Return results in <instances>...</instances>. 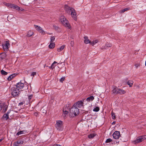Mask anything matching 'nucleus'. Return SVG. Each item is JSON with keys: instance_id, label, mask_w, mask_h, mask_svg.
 I'll use <instances>...</instances> for the list:
<instances>
[{"instance_id": "nucleus-48", "label": "nucleus", "mask_w": 146, "mask_h": 146, "mask_svg": "<svg viewBox=\"0 0 146 146\" xmlns=\"http://www.w3.org/2000/svg\"><path fill=\"white\" fill-rule=\"evenodd\" d=\"M52 33H47V34L49 35H51L52 34Z\"/></svg>"}, {"instance_id": "nucleus-7", "label": "nucleus", "mask_w": 146, "mask_h": 146, "mask_svg": "<svg viewBox=\"0 0 146 146\" xmlns=\"http://www.w3.org/2000/svg\"><path fill=\"white\" fill-rule=\"evenodd\" d=\"M12 91L11 94L13 97H15L17 96L19 94L20 91L19 90V89L15 87L13 88L12 89Z\"/></svg>"}, {"instance_id": "nucleus-21", "label": "nucleus", "mask_w": 146, "mask_h": 146, "mask_svg": "<svg viewBox=\"0 0 146 146\" xmlns=\"http://www.w3.org/2000/svg\"><path fill=\"white\" fill-rule=\"evenodd\" d=\"M55 46V44L54 42H50L49 45V47L50 48H53Z\"/></svg>"}, {"instance_id": "nucleus-28", "label": "nucleus", "mask_w": 146, "mask_h": 146, "mask_svg": "<svg viewBox=\"0 0 146 146\" xmlns=\"http://www.w3.org/2000/svg\"><path fill=\"white\" fill-rule=\"evenodd\" d=\"M13 8L14 9H16L17 10H19L20 9V8L17 5L13 4Z\"/></svg>"}, {"instance_id": "nucleus-23", "label": "nucleus", "mask_w": 146, "mask_h": 146, "mask_svg": "<svg viewBox=\"0 0 146 146\" xmlns=\"http://www.w3.org/2000/svg\"><path fill=\"white\" fill-rule=\"evenodd\" d=\"M64 47H65V45H62L61 47L58 48L57 49V50L58 52H60L62 50L64 49Z\"/></svg>"}, {"instance_id": "nucleus-34", "label": "nucleus", "mask_w": 146, "mask_h": 146, "mask_svg": "<svg viewBox=\"0 0 146 146\" xmlns=\"http://www.w3.org/2000/svg\"><path fill=\"white\" fill-rule=\"evenodd\" d=\"M111 117H112V119H115V113H113V111H112L111 112Z\"/></svg>"}, {"instance_id": "nucleus-46", "label": "nucleus", "mask_w": 146, "mask_h": 146, "mask_svg": "<svg viewBox=\"0 0 146 146\" xmlns=\"http://www.w3.org/2000/svg\"><path fill=\"white\" fill-rule=\"evenodd\" d=\"M36 74H31V76H34Z\"/></svg>"}, {"instance_id": "nucleus-10", "label": "nucleus", "mask_w": 146, "mask_h": 146, "mask_svg": "<svg viewBox=\"0 0 146 146\" xmlns=\"http://www.w3.org/2000/svg\"><path fill=\"white\" fill-rule=\"evenodd\" d=\"M34 26L36 29L39 31L40 33L43 34L44 35L45 34V32L42 29V28L40 26L35 25Z\"/></svg>"}, {"instance_id": "nucleus-17", "label": "nucleus", "mask_w": 146, "mask_h": 146, "mask_svg": "<svg viewBox=\"0 0 146 146\" xmlns=\"http://www.w3.org/2000/svg\"><path fill=\"white\" fill-rule=\"evenodd\" d=\"M7 56V54L6 52H2L0 54V57L2 59L6 58Z\"/></svg>"}, {"instance_id": "nucleus-11", "label": "nucleus", "mask_w": 146, "mask_h": 146, "mask_svg": "<svg viewBox=\"0 0 146 146\" xmlns=\"http://www.w3.org/2000/svg\"><path fill=\"white\" fill-rule=\"evenodd\" d=\"M24 87V84L21 82H19L16 85V88L19 89V91H21V89L23 88Z\"/></svg>"}, {"instance_id": "nucleus-36", "label": "nucleus", "mask_w": 146, "mask_h": 146, "mask_svg": "<svg viewBox=\"0 0 146 146\" xmlns=\"http://www.w3.org/2000/svg\"><path fill=\"white\" fill-rule=\"evenodd\" d=\"M55 39V38L54 36H52L51 37L50 39V42H53L54 41Z\"/></svg>"}, {"instance_id": "nucleus-13", "label": "nucleus", "mask_w": 146, "mask_h": 146, "mask_svg": "<svg viewBox=\"0 0 146 146\" xmlns=\"http://www.w3.org/2000/svg\"><path fill=\"white\" fill-rule=\"evenodd\" d=\"M24 142L22 140H18L14 143V146H18L20 145H21Z\"/></svg>"}, {"instance_id": "nucleus-25", "label": "nucleus", "mask_w": 146, "mask_h": 146, "mask_svg": "<svg viewBox=\"0 0 146 146\" xmlns=\"http://www.w3.org/2000/svg\"><path fill=\"white\" fill-rule=\"evenodd\" d=\"M133 82L131 80L128 81L127 82V84L130 87H131L132 86L133 84Z\"/></svg>"}, {"instance_id": "nucleus-6", "label": "nucleus", "mask_w": 146, "mask_h": 146, "mask_svg": "<svg viewBox=\"0 0 146 146\" xmlns=\"http://www.w3.org/2000/svg\"><path fill=\"white\" fill-rule=\"evenodd\" d=\"M84 101V100L78 101L75 103L73 106L77 108H80L81 107L83 106Z\"/></svg>"}, {"instance_id": "nucleus-39", "label": "nucleus", "mask_w": 146, "mask_h": 146, "mask_svg": "<svg viewBox=\"0 0 146 146\" xmlns=\"http://www.w3.org/2000/svg\"><path fill=\"white\" fill-rule=\"evenodd\" d=\"M65 79V77H62L60 79V82H61L62 83L63 81Z\"/></svg>"}, {"instance_id": "nucleus-49", "label": "nucleus", "mask_w": 146, "mask_h": 146, "mask_svg": "<svg viewBox=\"0 0 146 146\" xmlns=\"http://www.w3.org/2000/svg\"><path fill=\"white\" fill-rule=\"evenodd\" d=\"M3 140V139H0V142H1Z\"/></svg>"}, {"instance_id": "nucleus-14", "label": "nucleus", "mask_w": 146, "mask_h": 146, "mask_svg": "<svg viewBox=\"0 0 146 146\" xmlns=\"http://www.w3.org/2000/svg\"><path fill=\"white\" fill-rule=\"evenodd\" d=\"M17 74H12L10 75L9 76L7 79L8 81H11L14 78H15L17 76Z\"/></svg>"}, {"instance_id": "nucleus-26", "label": "nucleus", "mask_w": 146, "mask_h": 146, "mask_svg": "<svg viewBox=\"0 0 146 146\" xmlns=\"http://www.w3.org/2000/svg\"><path fill=\"white\" fill-rule=\"evenodd\" d=\"M3 112H5L7 111L8 106L7 105H5H5L3 106Z\"/></svg>"}, {"instance_id": "nucleus-22", "label": "nucleus", "mask_w": 146, "mask_h": 146, "mask_svg": "<svg viewBox=\"0 0 146 146\" xmlns=\"http://www.w3.org/2000/svg\"><path fill=\"white\" fill-rule=\"evenodd\" d=\"M33 34V32L32 31H29L28 33H27V37H30L31 36H32Z\"/></svg>"}, {"instance_id": "nucleus-42", "label": "nucleus", "mask_w": 146, "mask_h": 146, "mask_svg": "<svg viewBox=\"0 0 146 146\" xmlns=\"http://www.w3.org/2000/svg\"><path fill=\"white\" fill-rule=\"evenodd\" d=\"M140 66V64L139 63H138L135 64V67L136 68H137L138 67H139Z\"/></svg>"}, {"instance_id": "nucleus-53", "label": "nucleus", "mask_w": 146, "mask_h": 146, "mask_svg": "<svg viewBox=\"0 0 146 146\" xmlns=\"http://www.w3.org/2000/svg\"><path fill=\"white\" fill-rule=\"evenodd\" d=\"M4 74V75H6L7 74V73H6V74Z\"/></svg>"}, {"instance_id": "nucleus-15", "label": "nucleus", "mask_w": 146, "mask_h": 146, "mask_svg": "<svg viewBox=\"0 0 146 146\" xmlns=\"http://www.w3.org/2000/svg\"><path fill=\"white\" fill-rule=\"evenodd\" d=\"M70 14L73 19L75 20H76L77 19V17L76 16V13L74 9V11H72V12H71Z\"/></svg>"}, {"instance_id": "nucleus-1", "label": "nucleus", "mask_w": 146, "mask_h": 146, "mask_svg": "<svg viewBox=\"0 0 146 146\" xmlns=\"http://www.w3.org/2000/svg\"><path fill=\"white\" fill-rule=\"evenodd\" d=\"M79 113V109L74 106L71 108L70 110L69 115L72 117H74L77 116Z\"/></svg>"}, {"instance_id": "nucleus-29", "label": "nucleus", "mask_w": 146, "mask_h": 146, "mask_svg": "<svg viewBox=\"0 0 146 146\" xmlns=\"http://www.w3.org/2000/svg\"><path fill=\"white\" fill-rule=\"evenodd\" d=\"M24 132H25V131H20L16 134V135L18 136L20 135L23 134L24 133Z\"/></svg>"}, {"instance_id": "nucleus-33", "label": "nucleus", "mask_w": 146, "mask_h": 146, "mask_svg": "<svg viewBox=\"0 0 146 146\" xmlns=\"http://www.w3.org/2000/svg\"><path fill=\"white\" fill-rule=\"evenodd\" d=\"M58 69H60L59 70V71L58 72H64V71H65L64 68H59L58 67Z\"/></svg>"}, {"instance_id": "nucleus-32", "label": "nucleus", "mask_w": 146, "mask_h": 146, "mask_svg": "<svg viewBox=\"0 0 146 146\" xmlns=\"http://www.w3.org/2000/svg\"><path fill=\"white\" fill-rule=\"evenodd\" d=\"M63 116L65 117L66 116V115H67L68 113V111L65 110H63Z\"/></svg>"}, {"instance_id": "nucleus-43", "label": "nucleus", "mask_w": 146, "mask_h": 146, "mask_svg": "<svg viewBox=\"0 0 146 146\" xmlns=\"http://www.w3.org/2000/svg\"><path fill=\"white\" fill-rule=\"evenodd\" d=\"M74 42L73 41H71L70 42V45L71 46H74Z\"/></svg>"}, {"instance_id": "nucleus-5", "label": "nucleus", "mask_w": 146, "mask_h": 146, "mask_svg": "<svg viewBox=\"0 0 146 146\" xmlns=\"http://www.w3.org/2000/svg\"><path fill=\"white\" fill-rule=\"evenodd\" d=\"M2 46L4 50L5 51H7L9 50V48L10 46V44L9 43V41L7 40L5 41L4 43L2 44Z\"/></svg>"}, {"instance_id": "nucleus-41", "label": "nucleus", "mask_w": 146, "mask_h": 146, "mask_svg": "<svg viewBox=\"0 0 146 146\" xmlns=\"http://www.w3.org/2000/svg\"><path fill=\"white\" fill-rule=\"evenodd\" d=\"M8 6H9L10 8H13V4H8Z\"/></svg>"}, {"instance_id": "nucleus-45", "label": "nucleus", "mask_w": 146, "mask_h": 146, "mask_svg": "<svg viewBox=\"0 0 146 146\" xmlns=\"http://www.w3.org/2000/svg\"><path fill=\"white\" fill-rule=\"evenodd\" d=\"M33 97V96L32 95L29 96L28 97V99H29V100L30 101L31 99Z\"/></svg>"}, {"instance_id": "nucleus-31", "label": "nucleus", "mask_w": 146, "mask_h": 146, "mask_svg": "<svg viewBox=\"0 0 146 146\" xmlns=\"http://www.w3.org/2000/svg\"><path fill=\"white\" fill-rule=\"evenodd\" d=\"M129 9V8H126L120 11V12L121 13H123L125 12L128 10Z\"/></svg>"}, {"instance_id": "nucleus-2", "label": "nucleus", "mask_w": 146, "mask_h": 146, "mask_svg": "<svg viewBox=\"0 0 146 146\" xmlns=\"http://www.w3.org/2000/svg\"><path fill=\"white\" fill-rule=\"evenodd\" d=\"M60 19L62 24L66 27H67L70 29V26L68 23V21L66 20L64 16H61L60 18Z\"/></svg>"}, {"instance_id": "nucleus-9", "label": "nucleus", "mask_w": 146, "mask_h": 146, "mask_svg": "<svg viewBox=\"0 0 146 146\" xmlns=\"http://www.w3.org/2000/svg\"><path fill=\"white\" fill-rule=\"evenodd\" d=\"M113 138L114 139H118L121 137V135L119 131H115L113 134Z\"/></svg>"}, {"instance_id": "nucleus-19", "label": "nucleus", "mask_w": 146, "mask_h": 146, "mask_svg": "<svg viewBox=\"0 0 146 146\" xmlns=\"http://www.w3.org/2000/svg\"><path fill=\"white\" fill-rule=\"evenodd\" d=\"M126 92L125 90H123V89H120L119 88V94L120 95H122L125 94Z\"/></svg>"}, {"instance_id": "nucleus-3", "label": "nucleus", "mask_w": 146, "mask_h": 146, "mask_svg": "<svg viewBox=\"0 0 146 146\" xmlns=\"http://www.w3.org/2000/svg\"><path fill=\"white\" fill-rule=\"evenodd\" d=\"M63 123L61 120H58L56 121V123L55 124V127L59 131H62L63 129Z\"/></svg>"}, {"instance_id": "nucleus-35", "label": "nucleus", "mask_w": 146, "mask_h": 146, "mask_svg": "<svg viewBox=\"0 0 146 146\" xmlns=\"http://www.w3.org/2000/svg\"><path fill=\"white\" fill-rule=\"evenodd\" d=\"M100 110V108L99 107H96V108H94L93 110V111H96V112H98V111Z\"/></svg>"}, {"instance_id": "nucleus-30", "label": "nucleus", "mask_w": 146, "mask_h": 146, "mask_svg": "<svg viewBox=\"0 0 146 146\" xmlns=\"http://www.w3.org/2000/svg\"><path fill=\"white\" fill-rule=\"evenodd\" d=\"M57 63V62L56 61H54L53 63L52 64L51 66V67L52 69H53L56 66L55 64Z\"/></svg>"}, {"instance_id": "nucleus-51", "label": "nucleus", "mask_w": 146, "mask_h": 146, "mask_svg": "<svg viewBox=\"0 0 146 146\" xmlns=\"http://www.w3.org/2000/svg\"><path fill=\"white\" fill-rule=\"evenodd\" d=\"M32 73H36V72H32Z\"/></svg>"}, {"instance_id": "nucleus-24", "label": "nucleus", "mask_w": 146, "mask_h": 146, "mask_svg": "<svg viewBox=\"0 0 146 146\" xmlns=\"http://www.w3.org/2000/svg\"><path fill=\"white\" fill-rule=\"evenodd\" d=\"M98 42V40H96L91 42L90 41V44L92 46H93L94 45L96 44V43H97Z\"/></svg>"}, {"instance_id": "nucleus-47", "label": "nucleus", "mask_w": 146, "mask_h": 146, "mask_svg": "<svg viewBox=\"0 0 146 146\" xmlns=\"http://www.w3.org/2000/svg\"><path fill=\"white\" fill-rule=\"evenodd\" d=\"M23 103L22 102H21L20 103H19V105H23Z\"/></svg>"}, {"instance_id": "nucleus-16", "label": "nucleus", "mask_w": 146, "mask_h": 146, "mask_svg": "<svg viewBox=\"0 0 146 146\" xmlns=\"http://www.w3.org/2000/svg\"><path fill=\"white\" fill-rule=\"evenodd\" d=\"M112 46V45L111 43L109 42H107L106 43L105 46H102V49H105L106 48V47H111Z\"/></svg>"}, {"instance_id": "nucleus-40", "label": "nucleus", "mask_w": 146, "mask_h": 146, "mask_svg": "<svg viewBox=\"0 0 146 146\" xmlns=\"http://www.w3.org/2000/svg\"><path fill=\"white\" fill-rule=\"evenodd\" d=\"M95 136V135L94 134H91L88 136V137L90 138H93Z\"/></svg>"}, {"instance_id": "nucleus-44", "label": "nucleus", "mask_w": 146, "mask_h": 146, "mask_svg": "<svg viewBox=\"0 0 146 146\" xmlns=\"http://www.w3.org/2000/svg\"><path fill=\"white\" fill-rule=\"evenodd\" d=\"M1 73H8V72L5 71L3 70H2L1 71Z\"/></svg>"}, {"instance_id": "nucleus-50", "label": "nucleus", "mask_w": 146, "mask_h": 146, "mask_svg": "<svg viewBox=\"0 0 146 146\" xmlns=\"http://www.w3.org/2000/svg\"><path fill=\"white\" fill-rule=\"evenodd\" d=\"M115 123V122H113L112 123V124H114Z\"/></svg>"}, {"instance_id": "nucleus-20", "label": "nucleus", "mask_w": 146, "mask_h": 146, "mask_svg": "<svg viewBox=\"0 0 146 146\" xmlns=\"http://www.w3.org/2000/svg\"><path fill=\"white\" fill-rule=\"evenodd\" d=\"M94 98L93 96H92L90 97H89L88 98L86 99V100L88 102H89L90 101H93L94 99Z\"/></svg>"}, {"instance_id": "nucleus-4", "label": "nucleus", "mask_w": 146, "mask_h": 146, "mask_svg": "<svg viewBox=\"0 0 146 146\" xmlns=\"http://www.w3.org/2000/svg\"><path fill=\"white\" fill-rule=\"evenodd\" d=\"M145 139H146V135L141 136L138 137L136 140L133 141V142L135 144L142 142Z\"/></svg>"}, {"instance_id": "nucleus-8", "label": "nucleus", "mask_w": 146, "mask_h": 146, "mask_svg": "<svg viewBox=\"0 0 146 146\" xmlns=\"http://www.w3.org/2000/svg\"><path fill=\"white\" fill-rule=\"evenodd\" d=\"M65 8L66 12L69 14H70L71 13V12H72V11H74V9L73 8L67 5H65Z\"/></svg>"}, {"instance_id": "nucleus-12", "label": "nucleus", "mask_w": 146, "mask_h": 146, "mask_svg": "<svg viewBox=\"0 0 146 146\" xmlns=\"http://www.w3.org/2000/svg\"><path fill=\"white\" fill-rule=\"evenodd\" d=\"M119 89V88H118L116 86H114L112 91V93L115 94H118Z\"/></svg>"}, {"instance_id": "nucleus-18", "label": "nucleus", "mask_w": 146, "mask_h": 146, "mask_svg": "<svg viewBox=\"0 0 146 146\" xmlns=\"http://www.w3.org/2000/svg\"><path fill=\"white\" fill-rule=\"evenodd\" d=\"M84 43L86 44H88L90 43V41L89 39H88V38L87 36H85L84 37Z\"/></svg>"}, {"instance_id": "nucleus-38", "label": "nucleus", "mask_w": 146, "mask_h": 146, "mask_svg": "<svg viewBox=\"0 0 146 146\" xmlns=\"http://www.w3.org/2000/svg\"><path fill=\"white\" fill-rule=\"evenodd\" d=\"M112 141V140L110 138L108 139H106V143H110Z\"/></svg>"}, {"instance_id": "nucleus-27", "label": "nucleus", "mask_w": 146, "mask_h": 146, "mask_svg": "<svg viewBox=\"0 0 146 146\" xmlns=\"http://www.w3.org/2000/svg\"><path fill=\"white\" fill-rule=\"evenodd\" d=\"M9 112H7V114H5L3 115V117L7 120L9 118Z\"/></svg>"}, {"instance_id": "nucleus-37", "label": "nucleus", "mask_w": 146, "mask_h": 146, "mask_svg": "<svg viewBox=\"0 0 146 146\" xmlns=\"http://www.w3.org/2000/svg\"><path fill=\"white\" fill-rule=\"evenodd\" d=\"M5 105V103H0V111L2 109V108Z\"/></svg>"}, {"instance_id": "nucleus-52", "label": "nucleus", "mask_w": 146, "mask_h": 146, "mask_svg": "<svg viewBox=\"0 0 146 146\" xmlns=\"http://www.w3.org/2000/svg\"><path fill=\"white\" fill-rule=\"evenodd\" d=\"M145 66H146V61H145Z\"/></svg>"}]
</instances>
